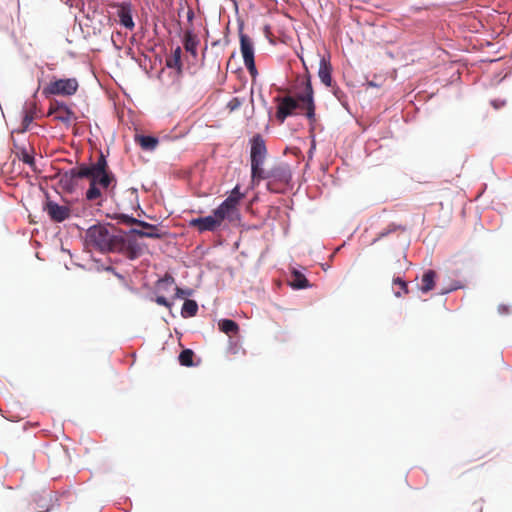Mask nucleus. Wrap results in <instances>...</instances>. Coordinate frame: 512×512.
<instances>
[{
  "label": "nucleus",
  "mask_w": 512,
  "mask_h": 512,
  "mask_svg": "<svg viewBox=\"0 0 512 512\" xmlns=\"http://www.w3.org/2000/svg\"><path fill=\"white\" fill-rule=\"evenodd\" d=\"M218 329L231 337L239 333L240 327L235 320L222 318L218 321Z\"/></svg>",
  "instance_id": "nucleus-21"
},
{
  "label": "nucleus",
  "mask_w": 512,
  "mask_h": 512,
  "mask_svg": "<svg viewBox=\"0 0 512 512\" xmlns=\"http://www.w3.org/2000/svg\"><path fill=\"white\" fill-rule=\"evenodd\" d=\"M56 116H66V112H59Z\"/></svg>",
  "instance_id": "nucleus-53"
},
{
  "label": "nucleus",
  "mask_w": 512,
  "mask_h": 512,
  "mask_svg": "<svg viewBox=\"0 0 512 512\" xmlns=\"http://www.w3.org/2000/svg\"><path fill=\"white\" fill-rule=\"evenodd\" d=\"M245 196H246V193L241 191L240 184H236L233 187V189L228 193V195L224 199V201L229 202V203L234 204L239 207L242 199H244Z\"/></svg>",
  "instance_id": "nucleus-30"
},
{
  "label": "nucleus",
  "mask_w": 512,
  "mask_h": 512,
  "mask_svg": "<svg viewBox=\"0 0 512 512\" xmlns=\"http://www.w3.org/2000/svg\"><path fill=\"white\" fill-rule=\"evenodd\" d=\"M186 16H187V22L188 23H192V21L195 18L194 10L192 8H189L188 11H187V15Z\"/></svg>",
  "instance_id": "nucleus-47"
},
{
  "label": "nucleus",
  "mask_w": 512,
  "mask_h": 512,
  "mask_svg": "<svg viewBox=\"0 0 512 512\" xmlns=\"http://www.w3.org/2000/svg\"><path fill=\"white\" fill-rule=\"evenodd\" d=\"M243 62L251 77L255 79L258 76V70L256 67L255 59H250Z\"/></svg>",
  "instance_id": "nucleus-42"
},
{
  "label": "nucleus",
  "mask_w": 512,
  "mask_h": 512,
  "mask_svg": "<svg viewBox=\"0 0 512 512\" xmlns=\"http://www.w3.org/2000/svg\"><path fill=\"white\" fill-rule=\"evenodd\" d=\"M115 35H117V36H121L122 34H121V32L117 31V32H115V33H113V34L111 35V42H112L113 46H114L117 50H120V49H121V46H120L119 44H117V42H116V40H115Z\"/></svg>",
  "instance_id": "nucleus-46"
},
{
  "label": "nucleus",
  "mask_w": 512,
  "mask_h": 512,
  "mask_svg": "<svg viewBox=\"0 0 512 512\" xmlns=\"http://www.w3.org/2000/svg\"><path fill=\"white\" fill-rule=\"evenodd\" d=\"M27 103L25 102L23 107V116L21 121V126L14 130L13 132L17 133H25L29 130L30 125L32 124L34 120V113L36 111V108L34 107L31 111H28L26 108Z\"/></svg>",
  "instance_id": "nucleus-23"
},
{
  "label": "nucleus",
  "mask_w": 512,
  "mask_h": 512,
  "mask_svg": "<svg viewBox=\"0 0 512 512\" xmlns=\"http://www.w3.org/2000/svg\"><path fill=\"white\" fill-rule=\"evenodd\" d=\"M139 226L146 231V233H157L159 237H149L150 239H162L166 236L167 232L158 229L160 224H152L141 219Z\"/></svg>",
  "instance_id": "nucleus-31"
},
{
  "label": "nucleus",
  "mask_w": 512,
  "mask_h": 512,
  "mask_svg": "<svg viewBox=\"0 0 512 512\" xmlns=\"http://www.w3.org/2000/svg\"><path fill=\"white\" fill-rule=\"evenodd\" d=\"M497 311L500 315H507L510 313V306L506 304H499Z\"/></svg>",
  "instance_id": "nucleus-44"
},
{
  "label": "nucleus",
  "mask_w": 512,
  "mask_h": 512,
  "mask_svg": "<svg viewBox=\"0 0 512 512\" xmlns=\"http://www.w3.org/2000/svg\"><path fill=\"white\" fill-rule=\"evenodd\" d=\"M107 217H109L113 220H116V222L118 224H125V225L134 224V225L139 226V222L141 221V219L136 218L132 214H127V213L115 212L113 214H107Z\"/></svg>",
  "instance_id": "nucleus-26"
},
{
  "label": "nucleus",
  "mask_w": 512,
  "mask_h": 512,
  "mask_svg": "<svg viewBox=\"0 0 512 512\" xmlns=\"http://www.w3.org/2000/svg\"><path fill=\"white\" fill-rule=\"evenodd\" d=\"M229 349H230V351H231L232 353H234V354H235V353H237V350H236V348H235V344H234V342H233V340H232V336L230 337V347H229Z\"/></svg>",
  "instance_id": "nucleus-49"
},
{
  "label": "nucleus",
  "mask_w": 512,
  "mask_h": 512,
  "mask_svg": "<svg viewBox=\"0 0 512 512\" xmlns=\"http://www.w3.org/2000/svg\"><path fill=\"white\" fill-rule=\"evenodd\" d=\"M314 148H315V147H314V145H313V146L309 149V153H310V154H312V152H313V149H314Z\"/></svg>",
  "instance_id": "nucleus-55"
},
{
  "label": "nucleus",
  "mask_w": 512,
  "mask_h": 512,
  "mask_svg": "<svg viewBox=\"0 0 512 512\" xmlns=\"http://www.w3.org/2000/svg\"><path fill=\"white\" fill-rule=\"evenodd\" d=\"M154 301L160 305V306H164L166 308H168L170 311H171V308L173 306V301L167 299L165 296L163 295H157L154 299Z\"/></svg>",
  "instance_id": "nucleus-43"
},
{
  "label": "nucleus",
  "mask_w": 512,
  "mask_h": 512,
  "mask_svg": "<svg viewBox=\"0 0 512 512\" xmlns=\"http://www.w3.org/2000/svg\"><path fill=\"white\" fill-rule=\"evenodd\" d=\"M163 72H164V69H161V71H160V73H159L158 77H160V75H161Z\"/></svg>",
  "instance_id": "nucleus-57"
},
{
  "label": "nucleus",
  "mask_w": 512,
  "mask_h": 512,
  "mask_svg": "<svg viewBox=\"0 0 512 512\" xmlns=\"http://www.w3.org/2000/svg\"><path fill=\"white\" fill-rule=\"evenodd\" d=\"M331 93L340 102L342 107L350 113L349 96L346 91L340 88L336 83L333 86H329Z\"/></svg>",
  "instance_id": "nucleus-24"
},
{
  "label": "nucleus",
  "mask_w": 512,
  "mask_h": 512,
  "mask_svg": "<svg viewBox=\"0 0 512 512\" xmlns=\"http://www.w3.org/2000/svg\"><path fill=\"white\" fill-rule=\"evenodd\" d=\"M81 179H89V186L84 199L101 207L107 197H113L117 187V177L109 168L107 156L100 150L95 162H79L76 166L64 171L58 185L67 194H73Z\"/></svg>",
  "instance_id": "nucleus-1"
},
{
  "label": "nucleus",
  "mask_w": 512,
  "mask_h": 512,
  "mask_svg": "<svg viewBox=\"0 0 512 512\" xmlns=\"http://www.w3.org/2000/svg\"><path fill=\"white\" fill-rule=\"evenodd\" d=\"M61 199L66 205H60L50 198L48 192H45V200L42 204V209L54 223L64 222L69 219L72 213L70 203L64 197H61Z\"/></svg>",
  "instance_id": "nucleus-5"
},
{
  "label": "nucleus",
  "mask_w": 512,
  "mask_h": 512,
  "mask_svg": "<svg viewBox=\"0 0 512 512\" xmlns=\"http://www.w3.org/2000/svg\"><path fill=\"white\" fill-rule=\"evenodd\" d=\"M303 91L298 94V100L302 102L306 108L305 117L310 122L316 121V105L314 99V89L312 86L311 76L308 74L302 81Z\"/></svg>",
  "instance_id": "nucleus-6"
},
{
  "label": "nucleus",
  "mask_w": 512,
  "mask_h": 512,
  "mask_svg": "<svg viewBox=\"0 0 512 512\" xmlns=\"http://www.w3.org/2000/svg\"><path fill=\"white\" fill-rule=\"evenodd\" d=\"M127 193H129V198H130V202L132 205V209H139V210H141L142 213H144V211L142 210L140 203H139L138 190L136 188L132 187L127 190Z\"/></svg>",
  "instance_id": "nucleus-39"
},
{
  "label": "nucleus",
  "mask_w": 512,
  "mask_h": 512,
  "mask_svg": "<svg viewBox=\"0 0 512 512\" xmlns=\"http://www.w3.org/2000/svg\"><path fill=\"white\" fill-rule=\"evenodd\" d=\"M437 272L433 269H427L423 272L421 278V285L418 286L419 290L423 294H427L432 291L436 285Z\"/></svg>",
  "instance_id": "nucleus-18"
},
{
  "label": "nucleus",
  "mask_w": 512,
  "mask_h": 512,
  "mask_svg": "<svg viewBox=\"0 0 512 512\" xmlns=\"http://www.w3.org/2000/svg\"><path fill=\"white\" fill-rule=\"evenodd\" d=\"M213 211L221 225L227 221L229 224L237 226L242 221L239 207L224 200Z\"/></svg>",
  "instance_id": "nucleus-7"
},
{
  "label": "nucleus",
  "mask_w": 512,
  "mask_h": 512,
  "mask_svg": "<svg viewBox=\"0 0 512 512\" xmlns=\"http://www.w3.org/2000/svg\"><path fill=\"white\" fill-rule=\"evenodd\" d=\"M250 164H264L267 156V147L263 136L260 133L254 134L250 140Z\"/></svg>",
  "instance_id": "nucleus-10"
},
{
  "label": "nucleus",
  "mask_w": 512,
  "mask_h": 512,
  "mask_svg": "<svg viewBox=\"0 0 512 512\" xmlns=\"http://www.w3.org/2000/svg\"><path fill=\"white\" fill-rule=\"evenodd\" d=\"M94 269L97 272L106 271L108 273H112L114 276H116L120 280H124L125 277L123 274L119 273L112 265H105L101 262V260L94 259Z\"/></svg>",
  "instance_id": "nucleus-33"
},
{
  "label": "nucleus",
  "mask_w": 512,
  "mask_h": 512,
  "mask_svg": "<svg viewBox=\"0 0 512 512\" xmlns=\"http://www.w3.org/2000/svg\"><path fill=\"white\" fill-rule=\"evenodd\" d=\"M173 284H175V278L171 274L165 273L163 277L156 281L155 290L157 292H169Z\"/></svg>",
  "instance_id": "nucleus-28"
},
{
  "label": "nucleus",
  "mask_w": 512,
  "mask_h": 512,
  "mask_svg": "<svg viewBox=\"0 0 512 512\" xmlns=\"http://www.w3.org/2000/svg\"><path fill=\"white\" fill-rule=\"evenodd\" d=\"M195 352L190 348L183 349L178 355L179 364L183 367H196L199 360L194 362Z\"/></svg>",
  "instance_id": "nucleus-25"
},
{
  "label": "nucleus",
  "mask_w": 512,
  "mask_h": 512,
  "mask_svg": "<svg viewBox=\"0 0 512 512\" xmlns=\"http://www.w3.org/2000/svg\"><path fill=\"white\" fill-rule=\"evenodd\" d=\"M238 34L240 42V52L243 61L255 59V47L251 37L243 32L244 22L241 19L237 20Z\"/></svg>",
  "instance_id": "nucleus-11"
},
{
  "label": "nucleus",
  "mask_w": 512,
  "mask_h": 512,
  "mask_svg": "<svg viewBox=\"0 0 512 512\" xmlns=\"http://www.w3.org/2000/svg\"><path fill=\"white\" fill-rule=\"evenodd\" d=\"M198 303L193 299H186L181 308V316L183 318L194 317L198 312Z\"/></svg>",
  "instance_id": "nucleus-29"
},
{
  "label": "nucleus",
  "mask_w": 512,
  "mask_h": 512,
  "mask_svg": "<svg viewBox=\"0 0 512 512\" xmlns=\"http://www.w3.org/2000/svg\"><path fill=\"white\" fill-rule=\"evenodd\" d=\"M182 49L180 46H176L170 57L166 59L165 67L168 69H175L178 75H181L183 72V63H182Z\"/></svg>",
  "instance_id": "nucleus-19"
},
{
  "label": "nucleus",
  "mask_w": 512,
  "mask_h": 512,
  "mask_svg": "<svg viewBox=\"0 0 512 512\" xmlns=\"http://www.w3.org/2000/svg\"><path fill=\"white\" fill-rule=\"evenodd\" d=\"M146 244L140 243L134 237H128L121 251H125L126 258L134 261L138 259L144 252Z\"/></svg>",
  "instance_id": "nucleus-13"
},
{
  "label": "nucleus",
  "mask_w": 512,
  "mask_h": 512,
  "mask_svg": "<svg viewBox=\"0 0 512 512\" xmlns=\"http://www.w3.org/2000/svg\"><path fill=\"white\" fill-rule=\"evenodd\" d=\"M174 290H175L174 298L181 299L184 301L186 299H188V297L192 296L194 293V290L192 288H188V287L182 288V287L175 286Z\"/></svg>",
  "instance_id": "nucleus-38"
},
{
  "label": "nucleus",
  "mask_w": 512,
  "mask_h": 512,
  "mask_svg": "<svg viewBox=\"0 0 512 512\" xmlns=\"http://www.w3.org/2000/svg\"><path fill=\"white\" fill-rule=\"evenodd\" d=\"M135 142L144 151H153L159 144V138L150 134L135 135Z\"/></svg>",
  "instance_id": "nucleus-20"
},
{
  "label": "nucleus",
  "mask_w": 512,
  "mask_h": 512,
  "mask_svg": "<svg viewBox=\"0 0 512 512\" xmlns=\"http://www.w3.org/2000/svg\"><path fill=\"white\" fill-rule=\"evenodd\" d=\"M368 87H380V85L374 81H367Z\"/></svg>",
  "instance_id": "nucleus-50"
},
{
  "label": "nucleus",
  "mask_w": 512,
  "mask_h": 512,
  "mask_svg": "<svg viewBox=\"0 0 512 512\" xmlns=\"http://www.w3.org/2000/svg\"><path fill=\"white\" fill-rule=\"evenodd\" d=\"M14 145H15V147H17L19 149V154H18L19 160H21L23 163L27 164L28 166L33 167L35 165V157L28 152L27 148L24 145L20 146V147H18L16 144H14Z\"/></svg>",
  "instance_id": "nucleus-34"
},
{
  "label": "nucleus",
  "mask_w": 512,
  "mask_h": 512,
  "mask_svg": "<svg viewBox=\"0 0 512 512\" xmlns=\"http://www.w3.org/2000/svg\"><path fill=\"white\" fill-rule=\"evenodd\" d=\"M35 504L39 512H49L52 506L51 497L39 496L37 499H35Z\"/></svg>",
  "instance_id": "nucleus-35"
},
{
  "label": "nucleus",
  "mask_w": 512,
  "mask_h": 512,
  "mask_svg": "<svg viewBox=\"0 0 512 512\" xmlns=\"http://www.w3.org/2000/svg\"><path fill=\"white\" fill-rule=\"evenodd\" d=\"M392 284L399 286V290H394V292H393L395 297L400 298L403 294L409 293V288H408L409 282L404 280L402 277L394 276L393 280H392Z\"/></svg>",
  "instance_id": "nucleus-32"
},
{
  "label": "nucleus",
  "mask_w": 512,
  "mask_h": 512,
  "mask_svg": "<svg viewBox=\"0 0 512 512\" xmlns=\"http://www.w3.org/2000/svg\"><path fill=\"white\" fill-rule=\"evenodd\" d=\"M429 6H430V4H425V5H423V6H417V7H415V10H417V11H418V10H421V9H423V8L428 9V8H429Z\"/></svg>",
  "instance_id": "nucleus-51"
},
{
  "label": "nucleus",
  "mask_w": 512,
  "mask_h": 512,
  "mask_svg": "<svg viewBox=\"0 0 512 512\" xmlns=\"http://www.w3.org/2000/svg\"><path fill=\"white\" fill-rule=\"evenodd\" d=\"M37 93H38V90H36V91L34 92L33 96H34V97H36V96H37Z\"/></svg>",
  "instance_id": "nucleus-58"
},
{
  "label": "nucleus",
  "mask_w": 512,
  "mask_h": 512,
  "mask_svg": "<svg viewBox=\"0 0 512 512\" xmlns=\"http://www.w3.org/2000/svg\"><path fill=\"white\" fill-rule=\"evenodd\" d=\"M61 249H62V251H63V252H66V253H68V254H70V255H71V252H70V250H69V249H65L64 247H62Z\"/></svg>",
  "instance_id": "nucleus-52"
},
{
  "label": "nucleus",
  "mask_w": 512,
  "mask_h": 512,
  "mask_svg": "<svg viewBox=\"0 0 512 512\" xmlns=\"http://www.w3.org/2000/svg\"><path fill=\"white\" fill-rule=\"evenodd\" d=\"M505 104H506V101L502 100V99H493V100H491V105L495 109H499V108L503 107Z\"/></svg>",
  "instance_id": "nucleus-45"
},
{
  "label": "nucleus",
  "mask_w": 512,
  "mask_h": 512,
  "mask_svg": "<svg viewBox=\"0 0 512 512\" xmlns=\"http://www.w3.org/2000/svg\"><path fill=\"white\" fill-rule=\"evenodd\" d=\"M182 43L187 53L191 54L193 57H197V47L199 45V39L197 35L194 34L192 28L186 30L182 38Z\"/></svg>",
  "instance_id": "nucleus-16"
},
{
  "label": "nucleus",
  "mask_w": 512,
  "mask_h": 512,
  "mask_svg": "<svg viewBox=\"0 0 512 512\" xmlns=\"http://www.w3.org/2000/svg\"><path fill=\"white\" fill-rule=\"evenodd\" d=\"M292 180V171L290 165L286 162H280L269 169V182H266V188L272 193H283L284 186Z\"/></svg>",
  "instance_id": "nucleus-2"
},
{
  "label": "nucleus",
  "mask_w": 512,
  "mask_h": 512,
  "mask_svg": "<svg viewBox=\"0 0 512 512\" xmlns=\"http://www.w3.org/2000/svg\"><path fill=\"white\" fill-rule=\"evenodd\" d=\"M232 1L234 2V5H235V7H236V9H237V8H238V3H237V1H236V0H232Z\"/></svg>",
  "instance_id": "nucleus-54"
},
{
  "label": "nucleus",
  "mask_w": 512,
  "mask_h": 512,
  "mask_svg": "<svg viewBox=\"0 0 512 512\" xmlns=\"http://www.w3.org/2000/svg\"><path fill=\"white\" fill-rule=\"evenodd\" d=\"M125 232L128 235V237H134V238H136V237H140V238L159 237L160 236L157 233H146L145 230L138 229V228H130L129 230H126Z\"/></svg>",
  "instance_id": "nucleus-37"
},
{
  "label": "nucleus",
  "mask_w": 512,
  "mask_h": 512,
  "mask_svg": "<svg viewBox=\"0 0 512 512\" xmlns=\"http://www.w3.org/2000/svg\"><path fill=\"white\" fill-rule=\"evenodd\" d=\"M463 288L462 284L460 281H453L448 287H445V288H441L440 291H439V294L440 295H447L453 291H456L458 289H461Z\"/></svg>",
  "instance_id": "nucleus-41"
},
{
  "label": "nucleus",
  "mask_w": 512,
  "mask_h": 512,
  "mask_svg": "<svg viewBox=\"0 0 512 512\" xmlns=\"http://www.w3.org/2000/svg\"><path fill=\"white\" fill-rule=\"evenodd\" d=\"M118 6L119 10L117 11V16L119 18L120 25L128 30H133L135 27V22L133 20L131 3L122 2L118 4Z\"/></svg>",
  "instance_id": "nucleus-15"
},
{
  "label": "nucleus",
  "mask_w": 512,
  "mask_h": 512,
  "mask_svg": "<svg viewBox=\"0 0 512 512\" xmlns=\"http://www.w3.org/2000/svg\"><path fill=\"white\" fill-rule=\"evenodd\" d=\"M290 273L292 278L288 281L290 288L293 290H303L311 287L309 280L300 267L290 266Z\"/></svg>",
  "instance_id": "nucleus-14"
},
{
  "label": "nucleus",
  "mask_w": 512,
  "mask_h": 512,
  "mask_svg": "<svg viewBox=\"0 0 512 512\" xmlns=\"http://www.w3.org/2000/svg\"><path fill=\"white\" fill-rule=\"evenodd\" d=\"M52 102L57 113L66 112V116H54V120L59 121L69 127L71 124V119L74 117L73 110L64 101L54 99Z\"/></svg>",
  "instance_id": "nucleus-17"
},
{
  "label": "nucleus",
  "mask_w": 512,
  "mask_h": 512,
  "mask_svg": "<svg viewBox=\"0 0 512 512\" xmlns=\"http://www.w3.org/2000/svg\"><path fill=\"white\" fill-rule=\"evenodd\" d=\"M107 226H111L116 230L115 226L111 223L106 225L95 224L90 226L85 234L86 241L101 252H111L114 250L111 247V243H109L110 231Z\"/></svg>",
  "instance_id": "nucleus-3"
},
{
  "label": "nucleus",
  "mask_w": 512,
  "mask_h": 512,
  "mask_svg": "<svg viewBox=\"0 0 512 512\" xmlns=\"http://www.w3.org/2000/svg\"><path fill=\"white\" fill-rule=\"evenodd\" d=\"M264 164L256 165L255 163L250 164L251 168V181L253 185L259 184L262 180L269 182V169L265 170Z\"/></svg>",
  "instance_id": "nucleus-22"
},
{
  "label": "nucleus",
  "mask_w": 512,
  "mask_h": 512,
  "mask_svg": "<svg viewBox=\"0 0 512 512\" xmlns=\"http://www.w3.org/2000/svg\"><path fill=\"white\" fill-rule=\"evenodd\" d=\"M398 230L405 232L407 230V228L404 225L396 224L394 222L389 223L386 228L382 229L378 233L377 237L372 240L371 244L373 245V244L377 243L379 240L389 236L392 233H395Z\"/></svg>",
  "instance_id": "nucleus-27"
},
{
  "label": "nucleus",
  "mask_w": 512,
  "mask_h": 512,
  "mask_svg": "<svg viewBox=\"0 0 512 512\" xmlns=\"http://www.w3.org/2000/svg\"><path fill=\"white\" fill-rule=\"evenodd\" d=\"M53 115L54 116L57 115V111L55 109V106H54L53 102H51L50 106L48 108V111H47V116H53Z\"/></svg>",
  "instance_id": "nucleus-48"
},
{
  "label": "nucleus",
  "mask_w": 512,
  "mask_h": 512,
  "mask_svg": "<svg viewBox=\"0 0 512 512\" xmlns=\"http://www.w3.org/2000/svg\"><path fill=\"white\" fill-rule=\"evenodd\" d=\"M333 68L330 62V56H321L318 68V77L326 87L333 86L335 83L332 77Z\"/></svg>",
  "instance_id": "nucleus-12"
},
{
  "label": "nucleus",
  "mask_w": 512,
  "mask_h": 512,
  "mask_svg": "<svg viewBox=\"0 0 512 512\" xmlns=\"http://www.w3.org/2000/svg\"><path fill=\"white\" fill-rule=\"evenodd\" d=\"M244 102L243 98L240 97H232L230 101L227 103L226 107L230 112L238 110Z\"/></svg>",
  "instance_id": "nucleus-40"
},
{
  "label": "nucleus",
  "mask_w": 512,
  "mask_h": 512,
  "mask_svg": "<svg viewBox=\"0 0 512 512\" xmlns=\"http://www.w3.org/2000/svg\"><path fill=\"white\" fill-rule=\"evenodd\" d=\"M188 226L202 234L205 232H216L221 227V224L212 210L209 215L191 218L188 221Z\"/></svg>",
  "instance_id": "nucleus-9"
},
{
  "label": "nucleus",
  "mask_w": 512,
  "mask_h": 512,
  "mask_svg": "<svg viewBox=\"0 0 512 512\" xmlns=\"http://www.w3.org/2000/svg\"><path fill=\"white\" fill-rule=\"evenodd\" d=\"M274 101L278 103L275 117L279 123L283 124L288 117L296 115L295 110L299 107L298 97L295 98L291 95L276 96Z\"/></svg>",
  "instance_id": "nucleus-8"
},
{
  "label": "nucleus",
  "mask_w": 512,
  "mask_h": 512,
  "mask_svg": "<svg viewBox=\"0 0 512 512\" xmlns=\"http://www.w3.org/2000/svg\"><path fill=\"white\" fill-rule=\"evenodd\" d=\"M219 43V41H215L212 43V46H216Z\"/></svg>",
  "instance_id": "nucleus-56"
},
{
  "label": "nucleus",
  "mask_w": 512,
  "mask_h": 512,
  "mask_svg": "<svg viewBox=\"0 0 512 512\" xmlns=\"http://www.w3.org/2000/svg\"><path fill=\"white\" fill-rule=\"evenodd\" d=\"M79 87L76 78H53L42 90L45 98L50 96H72Z\"/></svg>",
  "instance_id": "nucleus-4"
},
{
  "label": "nucleus",
  "mask_w": 512,
  "mask_h": 512,
  "mask_svg": "<svg viewBox=\"0 0 512 512\" xmlns=\"http://www.w3.org/2000/svg\"><path fill=\"white\" fill-rule=\"evenodd\" d=\"M127 238L128 235L126 234L125 230H117L116 233H110L109 243H111V247H113L114 243H119L123 247Z\"/></svg>",
  "instance_id": "nucleus-36"
}]
</instances>
